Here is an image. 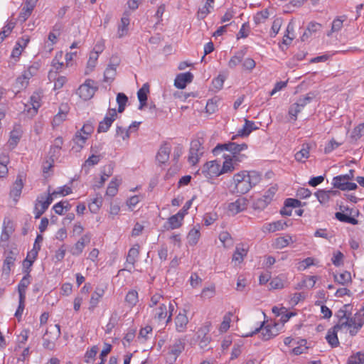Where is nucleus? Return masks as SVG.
Wrapping results in <instances>:
<instances>
[{"instance_id":"obj_1","label":"nucleus","mask_w":364,"mask_h":364,"mask_svg":"<svg viewBox=\"0 0 364 364\" xmlns=\"http://www.w3.org/2000/svg\"><path fill=\"white\" fill-rule=\"evenodd\" d=\"M260 175L256 171H243L233 177L235 188L237 193L245 194L260 181Z\"/></svg>"},{"instance_id":"obj_2","label":"nucleus","mask_w":364,"mask_h":364,"mask_svg":"<svg viewBox=\"0 0 364 364\" xmlns=\"http://www.w3.org/2000/svg\"><path fill=\"white\" fill-rule=\"evenodd\" d=\"M203 143L204 140L203 138H198L191 141L188 157V161L191 165H196L203 156L204 153Z\"/></svg>"},{"instance_id":"obj_3","label":"nucleus","mask_w":364,"mask_h":364,"mask_svg":"<svg viewBox=\"0 0 364 364\" xmlns=\"http://www.w3.org/2000/svg\"><path fill=\"white\" fill-rule=\"evenodd\" d=\"M247 149V145L245 143L243 144H236L235 142H229L226 144H218L213 149V153L216 155L218 154L220 151H228L233 157L234 155L239 154L242 151L246 150Z\"/></svg>"},{"instance_id":"obj_4","label":"nucleus","mask_w":364,"mask_h":364,"mask_svg":"<svg viewBox=\"0 0 364 364\" xmlns=\"http://www.w3.org/2000/svg\"><path fill=\"white\" fill-rule=\"evenodd\" d=\"M97 90L96 82L92 80L87 79L84 84L80 86L77 92L80 98L84 100H88L93 97Z\"/></svg>"},{"instance_id":"obj_5","label":"nucleus","mask_w":364,"mask_h":364,"mask_svg":"<svg viewBox=\"0 0 364 364\" xmlns=\"http://www.w3.org/2000/svg\"><path fill=\"white\" fill-rule=\"evenodd\" d=\"M60 328L58 324H55L50 328V331H47L46 336L50 334L49 338L43 337V346L49 350H53L55 348V341L60 336Z\"/></svg>"},{"instance_id":"obj_6","label":"nucleus","mask_w":364,"mask_h":364,"mask_svg":"<svg viewBox=\"0 0 364 364\" xmlns=\"http://www.w3.org/2000/svg\"><path fill=\"white\" fill-rule=\"evenodd\" d=\"M336 328H347L349 330V333L351 336H355L359 329H360V321H355L350 317V315L348 316V318L344 321L343 319L341 321H338L336 325Z\"/></svg>"},{"instance_id":"obj_7","label":"nucleus","mask_w":364,"mask_h":364,"mask_svg":"<svg viewBox=\"0 0 364 364\" xmlns=\"http://www.w3.org/2000/svg\"><path fill=\"white\" fill-rule=\"evenodd\" d=\"M277 188L272 186L270 187L262 196V198H259L256 200L254 203V207L255 209L263 210L267 207V205L270 203L272 201L274 194L277 192Z\"/></svg>"},{"instance_id":"obj_8","label":"nucleus","mask_w":364,"mask_h":364,"mask_svg":"<svg viewBox=\"0 0 364 364\" xmlns=\"http://www.w3.org/2000/svg\"><path fill=\"white\" fill-rule=\"evenodd\" d=\"M332 184L334 188L341 191H352L356 189L358 187L356 183L349 182L345 176L341 175L333 178Z\"/></svg>"},{"instance_id":"obj_9","label":"nucleus","mask_w":364,"mask_h":364,"mask_svg":"<svg viewBox=\"0 0 364 364\" xmlns=\"http://www.w3.org/2000/svg\"><path fill=\"white\" fill-rule=\"evenodd\" d=\"M185 347V341L183 339H176L174 343L170 346L169 352H168V359L172 363L175 362L178 357V355L181 353V352L184 350Z\"/></svg>"},{"instance_id":"obj_10","label":"nucleus","mask_w":364,"mask_h":364,"mask_svg":"<svg viewBox=\"0 0 364 364\" xmlns=\"http://www.w3.org/2000/svg\"><path fill=\"white\" fill-rule=\"evenodd\" d=\"M201 171L207 178H212L221 174L220 165L215 161H211L205 164Z\"/></svg>"},{"instance_id":"obj_11","label":"nucleus","mask_w":364,"mask_h":364,"mask_svg":"<svg viewBox=\"0 0 364 364\" xmlns=\"http://www.w3.org/2000/svg\"><path fill=\"white\" fill-rule=\"evenodd\" d=\"M117 117V111L115 109H109L107 114L105 117L102 121L99 124L98 132H106L111 127L112 122L115 120Z\"/></svg>"},{"instance_id":"obj_12","label":"nucleus","mask_w":364,"mask_h":364,"mask_svg":"<svg viewBox=\"0 0 364 364\" xmlns=\"http://www.w3.org/2000/svg\"><path fill=\"white\" fill-rule=\"evenodd\" d=\"M247 207V200L245 198H240L235 202L229 203L228 210L230 214L234 215L243 211Z\"/></svg>"},{"instance_id":"obj_13","label":"nucleus","mask_w":364,"mask_h":364,"mask_svg":"<svg viewBox=\"0 0 364 364\" xmlns=\"http://www.w3.org/2000/svg\"><path fill=\"white\" fill-rule=\"evenodd\" d=\"M264 322L260 325L259 328H257L254 331L247 333L245 336H252L253 335L256 334L257 333L261 331V336L262 338L264 341H267L271 339L272 338L276 336L277 335V333H273L272 329L270 328L269 326H267L263 328Z\"/></svg>"},{"instance_id":"obj_14","label":"nucleus","mask_w":364,"mask_h":364,"mask_svg":"<svg viewBox=\"0 0 364 364\" xmlns=\"http://www.w3.org/2000/svg\"><path fill=\"white\" fill-rule=\"evenodd\" d=\"M16 257L17 253L14 251H10L7 253L2 267L3 274L7 276L9 275L11 267L14 266Z\"/></svg>"},{"instance_id":"obj_15","label":"nucleus","mask_w":364,"mask_h":364,"mask_svg":"<svg viewBox=\"0 0 364 364\" xmlns=\"http://www.w3.org/2000/svg\"><path fill=\"white\" fill-rule=\"evenodd\" d=\"M193 75L191 73L187 72L178 75L174 81V85L178 89H183L186 85L193 80Z\"/></svg>"},{"instance_id":"obj_16","label":"nucleus","mask_w":364,"mask_h":364,"mask_svg":"<svg viewBox=\"0 0 364 364\" xmlns=\"http://www.w3.org/2000/svg\"><path fill=\"white\" fill-rule=\"evenodd\" d=\"M91 240V235H84L75 245L71 252L73 255H79L82 252L86 245L89 244Z\"/></svg>"},{"instance_id":"obj_17","label":"nucleus","mask_w":364,"mask_h":364,"mask_svg":"<svg viewBox=\"0 0 364 364\" xmlns=\"http://www.w3.org/2000/svg\"><path fill=\"white\" fill-rule=\"evenodd\" d=\"M183 218L182 213H176L168 219L167 223L164 225L166 230H174L181 226Z\"/></svg>"},{"instance_id":"obj_18","label":"nucleus","mask_w":364,"mask_h":364,"mask_svg":"<svg viewBox=\"0 0 364 364\" xmlns=\"http://www.w3.org/2000/svg\"><path fill=\"white\" fill-rule=\"evenodd\" d=\"M171 152V146L164 143L159 149L156 155L157 161L161 164H165L169 159V155Z\"/></svg>"},{"instance_id":"obj_19","label":"nucleus","mask_w":364,"mask_h":364,"mask_svg":"<svg viewBox=\"0 0 364 364\" xmlns=\"http://www.w3.org/2000/svg\"><path fill=\"white\" fill-rule=\"evenodd\" d=\"M37 0H26V4L19 14V18L25 21L31 14Z\"/></svg>"},{"instance_id":"obj_20","label":"nucleus","mask_w":364,"mask_h":364,"mask_svg":"<svg viewBox=\"0 0 364 364\" xmlns=\"http://www.w3.org/2000/svg\"><path fill=\"white\" fill-rule=\"evenodd\" d=\"M339 329L341 328H336L335 325L333 328L328 329L327 334L326 336V339L327 342L332 348H336L339 345V341L337 336V331Z\"/></svg>"},{"instance_id":"obj_21","label":"nucleus","mask_w":364,"mask_h":364,"mask_svg":"<svg viewBox=\"0 0 364 364\" xmlns=\"http://www.w3.org/2000/svg\"><path fill=\"white\" fill-rule=\"evenodd\" d=\"M209 332V327L208 326H204L198 330V338L199 340V346L201 348L207 347L210 342V338L207 336Z\"/></svg>"},{"instance_id":"obj_22","label":"nucleus","mask_w":364,"mask_h":364,"mask_svg":"<svg viewBox=\"0 0 364 364\" xmlns=\"http://www.w3.org/2000/svg\"><path fill=\"white\" fill-rule=\"evenodd\" d=\"M188 323V319L185 313H179L175 319L176 328L178 332H183Z\"/></svg>"},{"instance_id":"obj_23","label":"nucleus","mask_w":364,"mask_h":364,"mask_svg":"<svg viewBox=\"0 0 364 364\" xmlns=\"http://www.w3.org/2000/svg\"><path fill=\"white\" fill-rule=\"evenodd\" d=\"M21 137V130L19 127L14 128L10 133V137L8 141V146L13 149L18 144Z\"/></svg>"},{"instance_id":"obj_24","label":"nucleus","mask_w":364,"mask_h":364,"mask_svg":"<svg viewBox=\"0 0 364 364\" xmlns=\"http://www.w3.org/2000/svg\"><path fill=\"white\" fill-rule=\"evenodd\" d=\"M129 24V18L127 15H124L119 25L118 26L117 37L121 38L125 36L128 33V26Z\"/></svg>"},{"instance_id":"obj_25","label":"nucleus","mask_w":364,"mask_h":364,"mask_svg":"<svg viewBox=\"0 0 364 364\" xmlns=\"http://www.w3.org/2000/svg\"><path fill=\"white\" fill-rule=\"evenodd\" d=\"M347 20L346 16H341L336 17L331 23V31L327 33V36H331L333 33L338 32L340 31L343 26V22Z\"/></svg>"},{"instance_id":"obj_26","label":"nucleus","mask_w":364,"mask_h":364,"mask_svg":"<svg viewBox=\"0 0 364 364\" xmlns=\"http://www.w3.org/2000/svg\"><path fill=\"white\" fill-rule=\"evenodd\" d=\"M149 92V85L148 83L143 85L142 87L138 91L137 97L140 102L139 109H142L147 100V93Z\"/></svg>"},{"instance_id":"obj_27","label":"nucleus","mask_w":364,"mask_h":364,"mask_svg":"<svg viewBox=\"0 0 364 364\" xmlns=\"http://www.w3.org/2000/svg\"><path fill=\"white\" fill-rule=\"evenodd\" d=\"M258 129L255 122L245 119V124L242 129L238 130L237 136H247L253 130Z\"/></svg>"},{"instance_id":"obj_28","label":"nucleus","mask_w":364,"mask_h":364,"mask_svg":"<svg viewBox=\"0 0 364 364\" xmlns=\"http://www.w3.org/2000/svg\"><path fill=\"white\" fill-rule=\"evenodd\" d=\"M104 292L105 291L102 288H96L95 292L92 294L90 301V310L92 311L97 306L100 298H102L104 294Z\"/></svg>"},{"instance_id":"obj_29","label":"nucleus","mask_w":364,"mask_h":364,"mask_svg":"<svg viewBox=\"0 0 364 364\" xmlns=\"http://www.w3.org/2000/svg\"><path fill=\"white\" fill-rule=\"evenodd\" d=\"M41 95L39 92H34L30 97V103L32 106V111H30L31 112L32 115H34L37 113V111L38 108L41 107Z\"/></svg>"},{"instance_id":"obj_30","label":"nucleus","mask_w":364,"mask_h":364,"mask_svg":"<svg viewBox=\"0 0 364 364\" xmlns=\"http://www.w3.org/2000/svg\"><path fill=\"white\" fill-rule=\"evenodd\" d=\"M247 248L244 245H240L236 247L235 251L232 256V261L241 263L244 257L247 255Z\"/></svg>"},{"instance_id":"obj_31","label":"nucleus","mask_w":364,"mask_h":364,"mask_svg":"<svg viewBox=\"0 0 364 364\" xmlns=\"http://www.w3.org/2000/svg\"><path fill=\"white\" fill-rule=\"evenodd\" d=\"M31 74L29 71L25 72L21 76L18 77L15 83V88L17 89L18 91L26 87L28 83V80Z\"/></svg>"},{"instance_id":"obj_32","label":"nucleus","mask_w":364,"mask_h":364,"mask_svg":"<svg viewBox=\"0 0 364 364\" xmlns=\"http://www.w3.org/2000/svg\"><path fill=\"white\" fill-rule=\"evenodd\" d=\"M113 173V166L111 164L105 166L103 169L102 175L101 176L100 181L95 185V186L97 188H101L105 181Z\"/></svg>"},{"instance_id":"obj_33","label":"nucleus","mask_w":364,"mask_h":364,"mask_svg":"<svg viewBox=\"0 0 364 364\" xmlns=\"http://www.w3.org/2000/svg\"><path fill=\"white\" fill-rule=\"evenodd\" d=\"M341 210H342V212H337L335 214L336 219H338L339 221L350 223L352 225L358 224V221L355 218L350 217L348 214H345L343 213L344 210L342 209V207H341Z\"/></svg>"},{"instance_id":"obj_34","label":"nucleus","mask_w":364,"mask_h":364,"mask_svg":"<svg viewBox=\"0 0 364 364\" xmlns=\"http://www.w3.org/2000/svg\"><path fill=\"white\" fill-rule=\"evenodd\" d=\"M120 183L121 179H118L117 178H112L107 188L106 194L111 197L114 196L117 193L118 186Z\"/></svg>"},{"instance_id":"obj_35","label":"nucleus","mask_w":364,"mask_h":364,"mask_svg":"<svg viewBox=\"0 0 364 364\" xmlns=\"http://www.w3.org/2000/svg\"><path fill=\"white\" fill-rule=\"evenodd\" d=\"M154 318L158 321L164 320L167 316V306L166 304H161L158 308L153 310Z\"/></svg>"},{"instance_id":"obj_36","label":"nucleus","mask_w":364,"mask_h":364,"mask_svg":"<svg viewBox=\"0 0 364 364\" xmlns=\"http://www.w3.org/2000/svg\"><path fill=\"white\" fill-rule=\"evenodd\" d=\"M48 203H43V200L38 198V202L35 205L34 214L36 218H39L43 213L48 209Z\"/></svg>"},{"instance_id":"obj_37","label":"nucleus","mask_w":364,"mask_h":364,"mask_svg":"<svg viewBox=\"0 0 364 364\" xmlns=\"http://www.w3.org/2000/svg\"><path fill=\"white\" fill-rule=\"evenodd\" d=\"M288 225L287 222L282 220H277L276 222L267 224L266 228L269 232H275L280 230H284Z\"/></svg>"},{"instance_id":"obj_38","label":"nucleus","mask_w":364,"mask_h":364,"mask_svg":"<svg viewBox=\"0 0 364 364\" xmlns=\"http://www.w3.org/2000/svg\"><path fill=\"white\" fill-rule=\"evenodd\" d=\"M88 136L83 134L81 132H77L73 141L77 146V149L76 151L80 150L85 145Z\"/></svg>"},{"instance_id":"obj_39","label":"nucleus","mask_w":364,"mask_h":364,"mask_svg":"<svg viewBox=\"0 0 364 364\" xmlns=\"http://www.w3.org/2000/svg\"><path fill=\"white\" fill-rule=\"evenodd\" d=\"M9 162V156L5 154H2L0 156V178L6 176L8 173L7 164Z\"/></svg>"},{"instance_id":"obj_40","label":"nucleus","mask_w":364,"mask_h":364,"mask_svg":"<svg viewBox=\"0 0 364 364\" xmlns=\"http://www.w3.org/2000/svg\"><path fill=\"white\" fill-rule=\"evenodd\" d=\"M200 236L199 228H193L188 234L187 239L191 245H195Z\"/></svg>"},{"instance_id":"obj_41","label":"nucleus","mask_w":364,"mask_h":364,"mask_svg":"<svg viewBox=\"0 0 364 364\" xmlns=\"http://www.w3.org/2000/svg\"><path fill=\"white\" fill-rule=\"evenodd\" d=\"M335 281L340 284L346 285L351 282V275L349 272H344L334 276Z\"/></svg>"},{"instance_id":"obj_42","label":"nucleus","mask_w":364,"mask_h":364,"mask_svg":"<svg viewBox=\"0 0 364 364\" xmlns=\"http://www.w3.org/2000/svg\"><path fill=\"white\" fill-rule=\"evenodd\" d=\"M316 97V95L314 92H309L304 97L299 98L295 104L300 107V109H303L304 107L310 103L311 100Z\"/></svg>"},{"instance_id":"obj_43","label":"nucleus","mask_w":364,"mask_h":364,"mask_svg":"<svg viewBox=\"0 0 364 364\" xmlns=\"http://www.w3.org/2000/svg\"><path fill=\"white\" fill-rule=\"evenodd\" d=\"M335 193L336 191H333L320 190L315 195L321 203H326L329 200L330 194H334Z\"/></svg>"},{"instance_id":"obj_44","label":"nucleus","mask_w":364,"mask_h":364,"mask_svg":"<svg viewBox=\"0 0 364 364\" xmlns=\"http://www.w3.org/2000/svg\"><path fill=\"white\" fill-rule=\"evenodd\" d=\"M98 54L96 53H94V52H92L90 55V58L87 61V68H86V70H85V74H89L90 73H91L93 69L95 68V65H96V63H97V60L98 59Z\"/></svg>"},{"instance_id":"obj_45","label":"nucleus","mask_w":364,"mask_h":364,"mask_svg":"<svg viewBox=\"0 0 364 364\" xmlns=\"http://www.w3.org/2000/svg\"><path fill=\"white\" fill-rule=\"evenodd\" d=\"M225 161L223 163V167L220 169V173H225L228 172H231L234 170V166H233V160L230 157V156H224Z\"/></svg>"},{"instance_id":"obj_46","label":"nucleus","mask_w":364,"mask_h":364,"mask_svg":"<svg viewBox=\"0 0 364 364\" xmlns=\"http://www.w3.org/2000/svg\"><path fill=\"white\" fill-rule=\"evenodd\" d=\"M292 241L291 236L277 237L274 242V245L277 249H282L287 247Z\"/></svg>"},{"instance_id":"obj_47","label":"nucleus","mask_w":364,"mask_h":364,"mask_svg":"<svg viewBox=\"0 0 364 364\" xmlns=\"http://www.w3.org/2000/svg\"><path fill=\"white\" fill-rule=\"evenodd\" d=\"M309 156V148L303 145L301 149L295 154V159L300 162H304Z\"/></svg>"},{"instance_id":"obj_48","label":"nucleus","mask_w":364,"mask_h":364,"mask_svg":"<svg viewBox=\"0 0 364 364\" xmlns=\"http://www.w3.org/2000/svg\"><path fill=\"white\" fill-rule=\"evenodd\" d=\"M23 188L22 179L18 177L11 190V195L14 197H19Z\"/></svg>"},{"instance_id":"obj_49","label":"nucleus","mask_w":364,"mask_h":364,"mask_svg":"<svg viewBox=\"0 0 364 364\" xmlns=\"http://www.w3.org/2000/svg\"><path fill=\"white\" fill-rule=\"evenodd\" d=\"M136 246L137 247H134L129 250L128 255L127 257V262L132 265L134 264L135 262L136 261V258L139 256V246Z\"/></svg>"},{"instance_id":"obj_50","label":"nucleus","mask_w":364,"mask_h":364,"mask_svg":"<svg viewBox=\"0 0 364 364\" xmlns=\"http://www.w3.org/2000/svg\"><path fill=\"white\" fill-rule=\"evenodd\" d=\"M25 273V276L21 279L18 285V290H22L26 291L27 287L30 284V271L29 270H24L23 271Z\"/></svg>"},{"instance_id":"obj_51","label":"nucleus","mask_w":364,"mask_h":364,"mask_svg":"<svg viewBox=\"0 0 364 364\" xmlns=\"http://www.w3.org/2000/svg\"><path fill=\"white\" fill-rule=\"evenodd\" d=\"M63 107H65V106L64 105L61 106L60 107L59 112L53 117V125L54 127L60 125L66 119L67 111H63Z\"/></svg>"},{"instance_id":"obj_52","label":"nucleus","mask_w":364,"mask_h":364,"mask_svg":"<svg viewBox=\"0 0 364 364\" xmlns=\"http://www.w3.org/2000/svg\"><path fill=\"white\" fill-rule=\"evenodd\" d=\"M245 55V53L241 50L237 52L234 56L231 58L228 63V65L230 68H235L239 63L242 62V60Z\"/></svg>"},{"instance_id":"obj_53","label":"nucleus","mask_w":364,"mask_h":364,"mask_svg":"<svg viewBox=\"0 0 364 364\" xmlns=\"http://www.w3.org/2000/svg\"><path fill=\"white\" fill-rule=\"evenodd\" d=\"M98 352V347L97 346H93L90 350H87L85 354V362H86L87 363H92L97 353Z\"/></svg>"},{"instance_id":"obj_54","label":"nucleus","mask_w":364,"mask_h":364,"mask_svg":"<svg viewBox=\"0 0 364 364\" xmlns=\"http://www.w3.org/2000/svg\"><path fill=\"white\" fill-rule=\"evenodd\" d=\"M116 75V67L113 65H109L105 70L104 73V80L108 82L112 80Z\"/></svg>"},{"instance_id":"obj_55","label":"nucleus","mask_w":364,"mask_h":364,"mask_svg":"<svg viewBox=\"0 0 364 364\" xmlns=\"http://www.w3.org/2000/svg\"><path fill=\"white\" fill-rule=\"evenodd\" d=\"M125 300L130 306H134L138 301L137 291L134 290L129 291L126 296Z\"/></svg>"},{"instance_id":"obj_56","label":"nucleus","mask_w":364,"mask_h":364,"mask_svg":"<svg viewBox=\"0 0 364 364\" xmlns=\"http://www.w3.org/2000/svg\"><path fill=\"white\" fill-rule=\"evenodd\" d=\"M348 364H364V353H357L349 357Z\"/></svg>"},{"instance_id":"obj_57","label":"nucleus","mask_w":364,"mask_h":364,"mask_svg":"<svg viewBox=\"0 0 364 364\" xmlns=\"http://www.w3.org/2000/svg\"><path fill=\"white\" fill-rule=\"evenodd\" d=\"M349 304H346L343 306V308L340 309L337 314L336 316L338 318V321H341V320H346L349 315H351L350 313H348V308H350Z\"/></svg>"},{"instance_id":"obj_58","label":"nucleus","mask_w":364,"mask_h":364,"mask_svg":"<svg viewBox=\"0 0 364 364\" xmlns=\"http://www.w3.org/2000/svg\"><path fill=\"white\" fill-rule=\"evenodd\" d=\"M231 316L232 314L229 313L223 317V321L220 326V331L226 332L228 330L231 321Z\"/></svg>"},{"instance_id":"obj_59","label":"nucleus","mask_w":364,"mask_h":364,"mask_svg":"<svg viewBox=\"0 0 364 364\" xmlns=\"http://www.w3.org/2000/svg\"><path fill=\"white\" fill-rule=\"evenodd\" d=\"M213 7L210 2H206L203 7L199 9L198 12V16L200 18H204L210 12V9Z\"/></svg>"},{"instance_id":"obj_60","label":"nucleus","mask_w":364,"mask_h":364,"mask_svg":"<svg viewBox=\"0 0 364 364\" xmlns=\"http://www.w3.org/2000/svg\"><path fill=\"white\" fill-rule=\"evenodd\" d=\"M111 350H112V345H110L109 343H105L104 348L101 351L100 355L101 361L98 364H105V360H106L105 358L110 353Z\"/></svg>"},{"instance_id":"obj_61","label":"nucleus","mask_w":364,"mask_h":364,"mask_svg":"<svg viewBox=\"0 0 364 364\" xmlns=\"http://www.w3.org/2000/svg\"><path fill=\"white\" fill-rule=\"evenodd\" d=\"M269 12L267 10L262 11L260 12L257 13V14L254 17V21L256 24H259L263 22L265 19L268 18Z\"/></svg>"},{"instance_id":"obj_62","label":"nucleus","mask_w":364,"mask_h":364,"mask_svg":"<svg viewBox=\"0 0 364 364\" xmlns=\"http://www.w3.org/2000/svg\"><path fill=\"white\" fill-rule=\"evenodd\" d=\"M364 124H360L352 131L351 137L355 140L358 139L362 136Z\"/></svg>"},{"instance_id":"obj_63","label":"nucleus","mask_w":364,"mask_h":364,"mask_svg":"<svg viewBox=\"0 0 364 364\" xmlns=\"http://www.w3.org/2000/svg\"><path fill=\"white\" fill-rule=\"evenodd\" d=\"M116 136L122 137L123 140H126L129 138V129H124L121 126H117L116 129Z\"/></svg>"},{"instance_id":"obj_64","label":"nucleus","mask_w":364,"mask_h":364,"mask_svg":"<svg viewBox=\"0 0 364 364\" xmlns=\"http://www.w3.org/2000/svg\"><path fill=\"white\" fill-rule=\"evenodd\" d=\"M301 109L295 103L292 104L289 109V114L291 119L295 121L297 117V114L301 112Z\"/></svg>"}]
</instances>
